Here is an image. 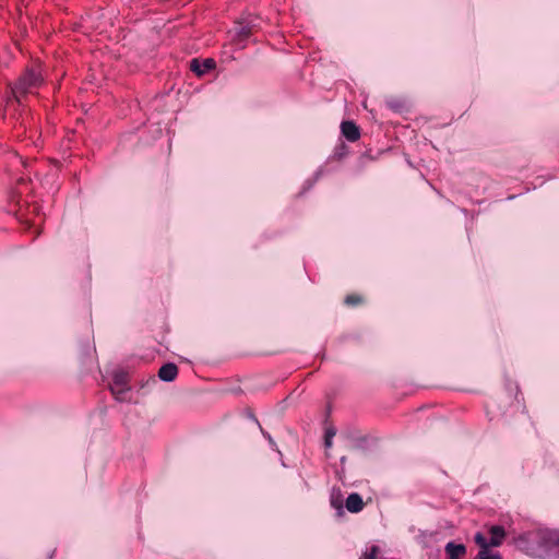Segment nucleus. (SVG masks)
<instances>
[{"instance_id": "1", "label": "nucleus", "mask_w": 559, "mask_h": 559, "mask_svg": "<svg viewBox=\"0 0 559 559\" xmlns=\"http://www.w3.org/2000/svg\"><path fill=\"white\" fill-rule=\"evenodd\" d=\"M44 83L41 67L38 63L27 66L20 76L9 84L11 92L19 104L34 91L38 90Z\"/></svg>"}, {"instance_id": "2", "label": "nucleus", "mask_w": 559, "mask_h": 559, "mask_svg": "<svg viewBox=\"0 0 559 559\" xmlns=\"http://www.w3.org/2000/svg\"><path fill=\"white\" fill-rule=\"evenodd\" d=\"M531 542L536 543L538 548L536 552L540 557L559 555V531L549 528H538L528 534Z\"/></svg>"}, {"instance_id": "3", "label": "nucleus", "mask_w": 559, "mask_h": 559, "mask_svg": "<svg viewBox=\"0 0 559 559\" xmlns=\"http://www.w3.org/2000/svg\"><path fill=\"white\" fill-rule=\"evenodd\" d=\"M15 215L19 222L25 225L26 229L34 227L38 234V227L44 222V216L37 203L25 202L24 204H20Z\"/></svg>"}, {"instance_id": "4", "label": "nucleus", "mask_w": 559, "mask_h": 559, "mask_svg": "<svg viewBox=\"0 0 559 559\" xmlns=\"http://www.w3.org/2000/svg\"><path fill=\"white\" fill-rule=\"evenodd\" d=\"M129 382L130 378L127 371L118 370L112 373L109 390L117 401L122 402L124 400L122 395L131 390Z\"/></svg>"}, {"instance_id": "5", "label": "nucleus", "mask_w": 559, "mask_h": 559, "mask_svg": "<svg viewBox=\"0 0 559 559\" xmlns=\"http://www.w3.org/2000/svg\"><path fill=\"white\" fill-rule=\"evenodd\" d=\"M215 68L216 62L212 58H206L203 61H200L198 58H194L190 61V70L198 76H202L210 70H213Z\"/></svg>"}, {"instance_id": "6", "label": "nucleus", "mask_w": 559, "mask_h": 559, "mask_svg": "<svg viewBox=\"0 0 559 559\" xmlns=\"http://www.w3.org/2000/svg\"><path fill=\"white\" fill-rule=\"evenodd\" d=\"M342 135L349 142H356L360 139V129L352 120H345L341 123Z\"/></svg>"}, {"instance_id": "7", "label": "nucleus", "mask_w": 559, "mask_h": 559, "mask_svg": "<svg viewBox=\"0 0 559 559\" xmlns=\"http://www.w3.org/2000/svg\"><path fill=\"white\" fill-rule=\"evenodd\" d=\"M179 373L178 366L175 362L164 364L158 370V378L165 382L174 381Z\"/></svg>"}, {"instance_id": "8", "label": "nucleus", "mask_w": 559, "mask_h": 559, "mask_svg": "<svg viewBox=\"0 0 559 559\" xmlns=\"http://www.w3.org/2000/svg\"><path fill=\"white\" fill-rule=\"evenodd\" d=\"M253 34V26L242 21L237 22L234 39L238 43L247 40Z\"/></svg>"}, {"instance_id": "9", "label": "nucleus", "mask_w": 559, "mask_h": 559, "mask_svg": "<svg viewBox=\"0 0 559 559\" xmlns=\"http://www.w3.org/2000/svg\"><path fill=\"white\" fill-rule=\"evenodd\" d=\"M444 549L449 559H463L466 554V547L463 544L453 542H449Z\"/></svg>"}, {"instance_id": "10", "label": "nucleus", "mask_w": 559, "mask_h": 559, "mask_svg": "<svg viewBox=\"0 0 559 559\" xmlns=\"http://www.w3.org/2000/svg\"><path fill=\"white\" fill-rule=\"evenodd\" d=\"M330 414H331V406L329 405L328 409H326V418H325V421H324V424H325L324 447L326 449L331 448L332 439L336 435L335 427L331 423H329Z\"/></svg>"}, {"instance_id": "11", "label": "nucleus", "mask_w": 559, "mask_h": 559, "mask_svg": "<svg viewBox=\"0 0 559 559\" xmlns=\"http://www.w3.org/2000/svg\"><path fill=\"white\" fill-rule=\"evenodd\" d=\"M364 508V501L362 498L358 493H350L346 499V509L352 512L356 513L361 511Z\"/></svg>"}, {"instance_id": "12", "label": "nucleus", "mask_w": 559, "mask_h": 559, "mask_svg": "<svg viewBox=\"0 0 559 559\" xmlns=\"http://www.w3.org/2000/svg\"><path fill=\"white\" fill-rule=\"evenodd\" d=\"M489 533L490 537V546L498 547L502 544L506 537V531L502 526L493 525L490 527Z\"/></svg>"}, {"instance_id": "13", "label": "nucleus", "mask_w": 559, "mask_h": 559, "mask_svg": "<svg viewBox=\"0 0 559 559\" xmlns=\"http://www.w3.org/2000/svg\"><path fill=\"white\" fill-rule=\"evenodd\" d=\"M381 552V548L377 545H372L361 555L360 559H378Z\"/></svg>"}, {"instance_id": "14", "label": "nucleus", "mask_w": 559, "mask_h": 559, "mask_svg": "<svg viewBox=\"0 0 559 559\" xmlns=\"http://www.w3.org/2000/svg\"><path fill=\"white\" fill-rule=\"evenodd\" d=\"M344 302L348 307H356L362 304V297L358 294H349L345 297Z\"/></svg>"}, {"instance_id": "15", "label": "nucleus", "mask_w": 559, "mask_h": 559, "mask_svg": "<svg viewBox=\"0 0 559 559\" xmlns=\"http://www.w3.org/2000/svg\"><path fill=\"white\" fill-rule=\"evenodd\" d=\"M347 154H348V146L344 143H341L340 145H337L335 147L333 157L337 160H341Z\"/></svg>"}, {"instance_id": "16", "label": "nucleus", "mask_w": 559, "mask_h": 559, "mask_svg": "<svg viewBox=\"0 0 559 559\" xmlns=\"http://www.w3.org/2000/svg\"><path fill=\"white\" fill-rule=\"evenodd\" d=\"M331 504L336 509H341L343 507V496L340 490H333L331 495Z\"/></svg>"}, {"instance_id": "17", "label": "nucleus", "mask_w": 559, "mask_h": 559, "mask_svg": "<svg viewBox=\"0 0 559 559\" xmlns=\"http://www.w3.org/2000/svg\"><path fill=\"white\" fill-rule=\"evenodd\" d=\"M474 559H502V558L497 552H491L490 550H479L477 556Z\"/></svg>"}, {"instance_id": "18", "label": "nucleus", "mask_w": 559, "mask_h": 559, "mask_svg": "<svg viewBox=\"0 0 559 559\" xmlns=\"http://www.w3.org/2000/svg\"><path fill=\"white\" fill-rule=\"evenodd\" d=\"M475 543L480 547V550H489L490 542L488 543L481 533L475 535Z\"/></svg>"}, {"instance_id": "19", "label": "nucleus", "mask_w": 559, "mask_h": 559, "mask_svg": "<svg viewBox=\"0 0 559 559\" xmlns=\"http://www.w3.org/2000/svg\"><path fill=\"white\" fill-rule=\"evenodd\" d=\"M15 160H17L23 167H26V162L22 159V157L14 155Z\"/></svg>"}, {"instance_id": "20", "label": "nucleus", "mask_w": 559, "mask_h": 559, "mask_svg": "<svg viewBox=\"0 0 559 559\" xmlns=\"http://www.w3.org/2000/svg\"><path fill=\"white\" fill-rule=\"evenodd\" d=\"M22 182H24V178L23 177L17 179V183H22Z\"/></svg>"}]
</instances>
